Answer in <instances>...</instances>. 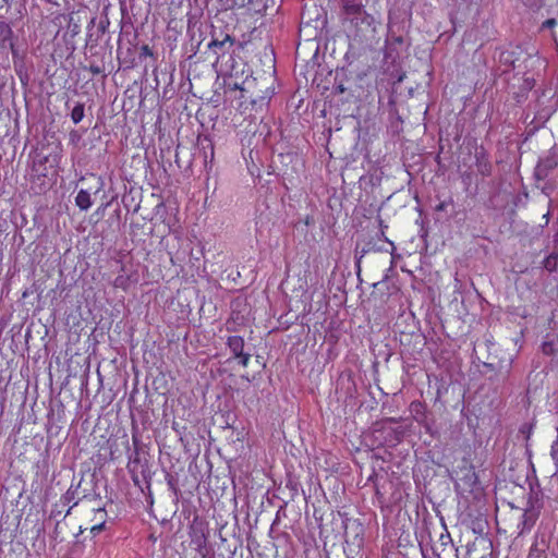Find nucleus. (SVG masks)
<instances>
[{
    "label": "nucleus",
    "instance_id": "obj_1",
    "mask_svg": "<svg viewBox=\"0 0 558 558\" xmlns=\"http://www.w3.org/2000/svg\"><path fill=\"white\" fill-rule=\"evenodd\" d=\"M536 93L537 97L532 107L533 117L530 120V112H526L524 117V123L531 126L530 134L542 128L558 109V93L556 90L548 87Z\"/></svg>",
    "mask_w": 558,
    "mask_h": 558
},
{
    "label": "nucleus",
    "instance_id": "obj_2",
    "mask_svg": "<svg viewBox=\"0 0 558 558\" xmlns=\"http://www.w3.org/2000/svg\"><path fill=\"white\" fill-rule=\"evenodd\" d=\"M350 19L351 24L355 28V36L360 37L361 40H368L374 37L376 33V20L367 13L364 7L356 10L354 13H345Z\"/></svg>",
    "mask_w": 558,
    "mask_h": 558
},
{
    "label": "nucleus",
    "instance_id": "obj_3",
    "mask_svg": "<svg viewBox=\"0 0 558 558\" xmlns=\"http://www.w3.org/2000/svg\"><path fill=\"white\" fill-rule=\"evenodd\" d=\"M558 174V145L551 147L548 153L541 157L534 175L537 181L549 180Z\"/></svg>",
    "mask_w": 558,
    "mask_h": 558
},
{
    "label": "nucleus",
    "instance_id": "obj_4",
    "mask_svg": "<svg viewBox=\"0 0 558 558\" xmlns=\"http://www.w3.org/2000/svg\"><path fill=\"white\" fill-rule=\"evenodd\" d=\"M409 45L405 44L403 36L389 33L385 46V60L396 63L400 57L407 52Z\"/></svg>",
    "mask_w": 558,
    "mask_h": 558
},
{
    "label": "nucleus",
    "instance_id": "obj_5",
    "mask_svg": "<svg viewBox=\"0 0 558 558\" xmlns=\"http://www.w3.org/2000/svg\"><path fill=\"white\" fill-rule=\"evenodd\" d=\"M410 412H411L413 418L420 425H422L428 434L434 435L433 426H432L434 421H430L428 418L427 409L423 402L417 401V400L412 401L410 403Z\"/></svg>",
    "mask_w": 558,
    "mask_h": 558
},
{
    "label": "nucleus",
    "instance_id": "obj_6",
    "mask_svg": "<svg viewBox=\"0 0 558 558\" xmlns=\"http://www.w3.org/2000/svg\"><path fill=\"white\" fill-rule=\"evenodd\" d=\"M15 35L10 23L0 20V50L10 49L13 57L17 54L15 49Z\"/></svg>",
    "mask_w": 558,
    "mask_h": 558
},
{
    "label": "nucleus",
    "instance_id": "obj_7",
    "mask_svg": "<svg viewBox=\"0 0 558 558\" xmlns=\"http://www.w3.org/2000/svg\"><path fill=\"white\" fill-rule=\"evenodd\" d=\"M234 43L235 39L228 34L220 39L215 33H213V39L208 43L207 48L211 50L218 59L220 56L228 53Z\"/></svg>",
    "mask_w": 558,
    "mask_h": 558
},
{
    "label": "nucleus",
    "instance_id": "obj_8",
    "mask_svg": "<svg viewBox=\"0 0 558 558\" xmlns=\"http://www.w3.org/2000/svg\"><path fill=\"white\" fill-rule=\"evenodd\" d=\"M475 166L476 170L483 177H488L492 174V163L488 159V155L486 149L483 146L475 148Z\"/></svg>",
    "mask_w": 558,
    "mask_h": 558
},
{
    "label": "nucleus",
    "instance_id": "obj_9",
    "mask_svg": "<svg viewBox=\"0 0 558 558\" xmlns=\"http://www.w3.org/2000/svg\"><path fill=\"white\" fill-rule=\"evenodd\" d=\"M194 535L192 536V543L196 546L197 556L195 558H213L207 548V536L203 529H194Z\"/></svg>",
    "mask_w": 558,
    "mask_h": 558
},
{
    "label": "nucleus",
    "instance_id": "obj_10",
    "mask_svg": "<svg viewBox=\"0 0 558 558\" xmlns=\"http://www.w3.org/2000/svg\"><path fill=\"white\" fill-rule=\"evenodd\" d=\"M535 86V80L530 76H525L522 78V83L518 87V90L512 93V98L517 105H521L527 99L529 93Z\"/></svg>",
    "mask_w": 558,
    "mask_h": 558
},
{
    "label": "nucleus",
    "instance_id": "obj_11",
    "mask_svg": "<svg viewBox=\"0 0 558 558\" xmlns=\"http://www.w3.org/2000/svg\"><path fill=\"white\" fill-rule=\"evenodd\" d=\"M121 44H122V38L120 37L119 46H118V49H117L119 61L122 64H124L126 68L135 66L137 64L136 59H135V52H134L135 45H133L130 41L131 46L128 47L125 51H123V49L121 47Z\"/></svg>",
    "mask_w": 558,
    "mask_h": 558
},
{
    "label": "nucleus",
    "instance_id": "obj_12",
    "mask_svg": "<svg viewBox=\"0 0 558 558\" xmlns=\"http://www.w3.org/2000/svg\"><path fill=\"white\" fill-rule=\"evenodd\" d=\"M522 52L514 51V50H505L499 53V63L500 65H504V73L509 72L510 70H514L517 68V62L519 61L518 56Z\"/></svg>",
    "mask_w": 558,
    "mask_h": 558
},
{
    "label": "nucleus",
    "instance_id": "obj_13",
    "mask_svg": "<svg viewBox=\"0 0 558 558\" xmlns=\"http://www.w3.org/2000/svg\"><path fill=\"white\" fill-rule=\"evenodd\" d=\"M539 511H536L534 509H531V508H525L524 510V513L522 515V522L520 523V526H521V531L520 533H524V532H529L532 530V527L535 525L538 517H539Z\"/></svg>",
    "mask_w": 558,
    "mask_h": 558
},
{
    "label": "nucleus",
    "instance_id": "obj_14",
    "mask_svg": "<svg viewBox=\"0 0 558 558\" xmlns=\"http://www.w3.org/2000/svg\"><path fill=\"white\" fill-rule=\"evenodd\" d=\"M372 251H380V252H388L387 248L383 246H377L376 243H373L372 241L367 242L364 246L360 247V244H356L355 247V265L357 267V270L360 271V265L361 259L369 252Z\"/></svg>",
    "mask_w": 558,
    "mask_h": 558
},
{
    "label": "nucleus",
    "instance_id": "obj_15",
    "mask_svg": "<svg viewBox=\"0 0 558 558\" xmlns=\"http://www.w3.org/2000/svg\"><path fill=\"white\" fill-rule=\"evenodd\" d=\"M109 19L107 16L100 19L96 33H89L87 37V45L90 47L96 46L98 44L99 38L107 32L109 27Z\"/></svg>",
    "mask_w": 558,
    "mask_h": 558
},
{
    "label": "nucleus",
    "instance_id": "obj_16",
    "mask_svg": "<svg viewBox=\"0 0 558 558\" xmlns=\"http://www.w3.org/2000/svg\"><path fill=\"white\" fill-rule=\"evenodd\" d=\"M385 433H387V436L385 437L386 442H388L389 446H396L399 442H401L405 435V429L403 427H388L386 429H383Z\"/></svg>",
    "mask_w": 558,
    "mask_h": 558
},
{
    "label": "nucleus",
    "instance_id": "obj_17",
    "mask_svg": "<svg viewBox=\"0 0 558 558\" xmlns=\"http://www.w3.org/2000/svg\"><path fill=\"white\" fill-rule=\"evenodd\" d=\"M227 345L232 352L233 357H236L244 353V339L240 336H230L227 339Z\"/></svg>",
    "mask_w": 558,
    "mask_h": 558
},
{
    "label": "nucleus",
    "instance_id": "obj_18",
    "mask_svg": "<svg viewBox=\"0 0 558 558\" xmlns=\"http://www.w3.org/2000/svg\"><path fill=\"white\" fill-rule=\"evenodd\" d=\"M465 489L473 492L478 486V477L474 469L471 466L465 469L464 475L460 478Z\"/></svg>",
    "mask_w": 558,
    "mask_h": 558
},
{
    "label": "nucleus",
    "instance_id": "obj_19",
    "mask_svg": "<svg viewBox=\"0 0 558 558\" xmlns=\"http://www.w3.org/2000/svg\"><path fill=\"white\" fill-rule=\"evenodd\" d=\"M198 146L203 150L204 161L207 163L208 156L210 157V161L214 158V144L209 136L205 135L203 137H198Z\"/></svg>",
    "mask_w": 558,
    "mask_h": 558
},
{
    "label": "nucleus",
    "instance_id": "obj_20",
    "mask_svg": "<svg viewBox=\"0 0 558 558\" xmlns=\"http://www.w3.org/2000/svg\"><path fill=\"white\" fill-rule=\"evenodd\" d=\"M128 470L131 474L132 481L136 486L141 487V474L138 473V452L135 451L134 458H131L128 464Z\"/></svg>",
    "mask_w": 558,
    "mask_h": 558
},
{
    "label": "nucleus",
    "instance_id": "obj_21",
    "mask_svg": "<svg viewBox=\"0 0 558 558\" xmlns=\"http://www.w3.org/2000/svg\"><path fill=\"white\" fill-rule=\"evenodd\" d=\"M543 507H544L543 494L539 490L535 492L534 489H531L530 497L527 500V508H531V509H534V510L541 512Z\"/></svg>",
    "mask_w": 558,
    "mask_h": 558
},
{
    "label": "nucleus",
    "instance_id": "obj_22",
    "mask_svg": "<svg viewBox=\"0 0 558 558\" xmlns=\"http://www.w3.org/2000/svg\"><path fill=\"white\" fill-rule=\"evenodd\" d=\"M546 548L547 544L544 539H542L541 542L536 541L531 546L527 558H547Z\"/></svg>",
    "mask_w": 558,
    "mask_h": 558
},
{
    "label": "nucleus",
    "instance_id": "obj_23",
    "mask_svg": "<svg viewBox=\"0 0 558 558\" xmlns=\"http://www.w3.org/2000/svg\"><path fill=\"white\" fill-rule=\"evenodd\" d=\"M75 205L81 210H87L93 205V202L90 199V194L86 190L78 191L76 197H75Z\"/></svg>",
    "mask_w": 558,
    "mask_h": 558
},
{
    "label": "nucleus",
    "instance_id": "obj_24",
    "mask_svg": "<svg viewBox=\"0 0 558 558\" xmlns=\"http://www.w3.org/2000/svg\"><path fill=\"white\" fill-rule=\"evenodd\" d=\"M106 515V511L104 508H98L95 510V517H96V520H98L99 522L94 524L92 527H90V533L95 536L97 535L98 533H100L101 531H104L106 529V520L104 519Z\"/></svg>",
    "mask_w": 558,
    "mask_h": 558
},
{
    "label": "nucleus",
    "instance_id": "obj_25",
    "mask_svg": "<svg viewBox=\"0 0 558 558\" xmlns=\"http://www.w3.org/2000/svg\"><path fill=\"white\" fill-rule=\"evenodd\" d=\"M138 473L141 474V477L143 482L146 484V487H150V481H151V472L148 465V462H142L138 458Z\"/></svg>",
    "mask_w": 558,
    "mask_h": 558
},
{
    "label": "nucleus",
    "instance_id": "obj_26",
    "mask_svg": "<svg viewBox=\"0 0 558 558\" xmlns=\"http://www.w3.org/2000/svg\"><path fill=\"white\" fill-rule=\"evenodd\" d=\"M544 268L549 272L558 269V252L554 250L543 262Z\"/></svg>",
    "mask_w": 558,
    "mask_h": 558
},
{
    "label": "nucleus",
    "instance_id": "obj_27",
    "mask_svg": "<svg viewBox=\"0 0 558 558\" xmlns=\"http://www.w3.org/2000/svg\"><path fill=\"white\" fill-rule=\"evenodd\" d=\"M511 365H512V359H509L506 363L504 361H500L497 364L496 375L501 377L502 380L508 379L510 372H511Z\"/></svg>",
    "mask_w": 558,
    "mask_h": 558
},
{
    "label": "nucleus",
    "instance_id": "obj_28",
    "mask_svg": "<svg viewBox=\"0 0 558 558\" xmlns=\"http://www.w3.org/2000/svg\"><path fill=\"white\" fill-rule=\"evenodd\" d=\"M71 120L74 124L80 123L85 116V105L82 102H76V105L73 107L71 111Z\"/></svg>",
    "mask_w": 558,
    "mask_h": 558
},
{
    "label": "nucleus",
    "instance_id": "obj_29",
    "mask_svg": "<svg viewBox=\"0 0 558 558\" xmlns=\"http://www.w3.org/2000/svg\"><path fill=\"white\" fill-rule=\"evenodd\" d=\"M344 13H354L364 7L362 0H341Z\"/></svg>",
    "mask_w": 558,
    "mask_h": 558
},
{
    "label": "nucleus",
    "instance_id": "obj_30",
    "mask_svg": "<svg viewBox=\"0 0 558 558\" xmlns=\"http://www.w3.org/2000/svg\"><path fill=\"white\" fill-rule=\"evenodd\" d=\"M78 488H80V484H77L76 486L71 485L70 488L65 492V494L62 495L61 502L63 505H68L70 502L74 501L76 498Z\"/></svg>",
    "mask_w": 558,
    "mask_h": 558
},
{
    "label": "nucleus",
    "instance_id": "obj_31",
    "mask_svg": "<svg viewBox=\"0 0 558 558\" xmlns=\"http://www.w3.org/2000/svg\"><path fill=\"white\" fill-rule=\"evenodd\" d=\"M166 481L169 486V489L173 493V495L178 498L180 494V489L178 487V478L173 475L167 473Z\"/></svg>",
    "mask_w": 558,
    "mask_h": 558
},
{
    "label": "nucleus",
    "instance_id": "obj_32",
    "mask_svg": "<svg viewBox=\"0 0 558 558\" xmlns=\"http://www.w3.org/2000/svg\"><path fill=\"white\" fill-rule=\"evenodd\" d=\"M486 524V520L477 518L472 522V530L476 534H483Z\"/></svg>",
    "mask_w": 558,
    "mask_h": 558
},
{
    "label": "nucleus",
    "instance_id": "obj_33",
    "mask_svg": "<svg viewBox=\"0 0 558 558\" xmlns=\"http://www.w3.org/2000/svg\"><path fill=\"white\" fill-rule=\"evenodd\" d=\"M533 430V424L524 423L521 425L519 432L524 435L525 439L529 440Z\"/></svg>",
    "mask_w": 558,
    "mask_h": 558
},
{
    "label": "nucleus",
    "instance_id": "obj_34",
    "mask_svg": "<svg viewBox=\"0 0 558 558\" xmlns=\"http://www.w3.org/2000/svg\"><path fill=\"white\" fill-rule=\"evenodd\" d=\"M550 456L555 464L558 466V426H557V438L551 445Z\"/></svg>",
    "mask_w": 558,
    "mask_h": 558
},
{
    "label": "nucleus",
    "instance_id": "obj_35",
    "mask_svg": "<svg viewBox=\"0 0 558 558\" xmlns=\"http://www.w3.org/2000/svg\"><path fill=\"white\" fill-rule=\"evenodd\" d=\"M542 351L546 355H553L555 353V344L551 341H545L542 344Z\"/></svg>",
    "mask_w": 558,
    "mask_h": 558
},
{
    "label": "nucleus",
    "instance_id": "obj_36",
    "mask_svg": "<svg viewBox=\"0 0 558 558\" xmlns=\"http://www.w3.org/2000/svg\"><path fill=\"white\" fill-rule=\"evenodd\" d=\"M401 421H403L402 417H385L378 424L381 425V429H386L388 428L387 424H397L400 423Z\"/></svg>",
    "mask_w": 558,
    "mask_h": 558
},
{
    "label": "nucleus",
    "instance_id": "obj_37",
    "mask_svg": "<svg viewBox=\"0 0 558 558\" xmlns=\"http://www.w3.org/2000/svg\"><path fill=\"white\" fill-rule=\"evenodd\" d=\"M146 57H154V52L153 50L149 48L148 45H143L141 47V51H140V54H138V59L142 61L143 59H145Z\"/></svg>",
    "mask_w": 558,
    "mask_h": 558
},
{
    "label": "nucleus",
    "instance_id": "obj_38",
    "mask_svg": "<svg viewBox=\"0 0 558 558\" xmlns=\"http://www.w3.org/2000/svg\"><path fill=\"white\" fill-rule=\"evenodd\" d=\"M88 70L93 73V75L101 74L105 71L104 65H99L95 62H92L88 66Z\"/></svg>",
    "mask_w": 558,
    "mask_h": 558
},
{
    "label": "nucleus",
    "instance_id": "obj_39",
    "mask_svg": "<svg viewBox=\"0 0 558 558\" xmlns=\"http://www.w3.org/2000/svg\"><path fill=\"white\" fill-rule=\"evenodd\" d=\"M70 143L73 145H77L81 141L82 136L78 131L72 130L69 134Z\"/></svg>",
    "mask_w": 558,
    "mask_h": 558
},
{
    "label": "nucleus",
    "instance_id": "obj_40",
    "mask_svg": "<svg viewBox=\"0 0 558 558\" xmlns=\"http://www.w3.org/2000/svg\"><path fill=\"white\" fill-rule=\"evenodd\" d=\"M235 359L239 360V364L246 367L248 365L251 354L247 352L242 353L241 355L236 356Z\"/></svg>",
    "mask_w": 558,
    "mask_h": 558
},
{
    "label": "nucleus",
    "instance_id": "obj_41",
    "mask_svg": "<svg viewBox=\"0 0 558 558\" xmlns=\"http://www.w3.org/2000/svg\"><path fill=\"white\" fill-rule=\"evenodd\" d=\"M439 542H440V545L446 547L447 545L451 544L452 543V539H451V536L450 534L447 532V533H442L439 537Z\"/></svg>",
    "mask_w": 558,
    "mask_h": 558
},
{
    "label": "nucleus",
    "instance_id": "obj_42",
    "mask_svg": "<svg viewBox=\"0 0 558 558\" xmlns=\"http://www.w3.org/2000/svg\"><path fill=\"white\" fill-rule=\"evenodd\" d=\"M557 25V21L556 19H548L546 20L545 22H543L542 24V28H548V29H551L554 28L555 26Z\"/></svg>",
    "mask_w": 558,
    "mask_h": 558
},
{
    "label": "nucleus",
    "instance_id": "obj_43",
    "mask_svg": "<svg viewBox=\"0 0 558 558\" xmlns=\"http://www.w3.org/2000/svg\"><path fill=\"white\" fill-rule=\"evenodd\" d=\"M62 512L61 510L57 509V506L51 510L49 521L52 519L59 520L58 518L61 517Z\"/></svg>",
    "mask_w": 558,
    "mask_h": 558
},
{
    "label": "nucleus",
    "instance_id": "obj_44",
    "mask_svg": "<svg viewBox=\"0 0 558 558\" xmlns=\"http://www.w3.org/2000/svg\"><path fill=\"white\" fill-rule=\"evenodd\" d=\"M483 366L489 372H497V364L484 363Z\"/></svg>",
    "mask_w": 558,
    "mask_h": 558
},
{
    "label": "nucleus",
    "instance_id": "obj_45",
    "mask_svg": "<svg viewBox=\"0 0 558 558\" xmlns=\"http://www.w3.org/2000/svg\"><path fill=\"white\" fill-rule=\"evenodd\" d=\"M124 282H125V278L122 277V276H119L114 280V286L116 287H122L124 284Z\"/></svg>",
    "mask_w": 558,
    "mask_h": 558
},
{
    "label": "nucleus",
    "instance_id": "obj_46",
    "mask_svg": "<svg viewBox=\"0 0 558 558\" xmlns=\"http://www.w3.org/2000/svg\"><path fill=\"white\" fill-rule=\"evenodd\" d=\"M59 524H60V520H57L56 521V525H54V530H53V534H52V537L54 539H57L58 536H59Z\"/></svg>",
    "mask_w": 558,
    "mask_h": 558
},
{
    "label": "nucleus",
    "instance_id": "obj_47",
    "mask_svg": "<svg viewBox=\"0 0 558 558\" xmlns=\"http://www.w3.org/2000/svg\"><path fill=\"white\" fill-rule=\"evenodd\" d=\"M335 88L338 94H343L347 90V88L344 87V85L342 83L336 85Z\"/></svg>",
    "mask_w": 558,
    "mask_h": 558
},
{
    "label": "nucleus",
    "instance_id": "obj_48",
    "mask_svg": "<svg viewBox=\"0 0 558 558\" xmlns=\"http://www.w3.org/2000/svg\"><path fill=\"white\" fill-rule=\"evenodd\" d=\"M447 207V202H440L437 206H436V210L437 211H444Z\"/></svg>",
    "mask_w": 558,
    "mask_h": 558
},
{
    "label": "nucleus",
    "instance_id": "obj_49",
    "mask_svg": "<svg viewBox=\"0 0 558 558\" xmlns=\"http://www.w3.org/2000/svg\"><path fill=\"white\" fill-rule=\"evenodd\" d=\"M554 250L558 252V231L554 235Z\"/></svg>",
    "mask_w": 558,
    "mask_h": 558
},
{
    "label": "nucleus",
    "instance_id": "obj_50",
    "mask_svg": "<svg viewBox=\"0 0 558 558\" xmlns=\"http://www.w3.org/2000/svg\"><path fill=\"white\" fill-rule=\"evenodd\" d=\"M385 240L387 241V243L391 246V253L396 250L393 243L391 241H389L388 239L385 238Z\"/></svg>",
    "mask_w": 558,
    "mask_h": 558
},
{
    "label": "nucleus",
    "instance_id": "obj_51",
    "mask_svg": "<svg viewBox=\"0 0 558 558\" xmlns=\"http://www.w3.org/2000/svg\"><path fill=\"white\" fill-rule=\"evenodd\" d=\"M241 378H242V379H245V380H246V381H248V383L251 381V380H250V378H248V376H246V375H242V376H241Z\"/></svg>",
    "mask_w": 558,
    "mask_h": 558
},
{
    "label": "nucleus",
    "instance_id": "obj_52",
    "mask_svg": "<svg viewBox=\"0 0 558 558\" xmlns=\"http://www.w3.org/2000/svg\"><path fill=\"white\" fill-rule=\"evenodd\" d=\"M263 10H264V9H255V8H254V11H255L256 13H263Z\"/></svg>",
    "mask_w": 558,
    "mask_h": 558
},
{
    "label": "nucleus",
    "instance_id": "obj_53",
    "mask_svg": "<svg viewBox=\"0 0 558 558\" xmlns=\"http://www.w3.org/2000/svg\"><path fill=\"white\" fill-rule=\"evenodd\" d=\"M279 521V518L277 517L274 522H272V527L277 524V522Z\"/></svg>",
    "mask_w": 558,
    "mask_h": 558
},
{
    "label": "nucleus",
    "instance_id": "obj_54",
    "mask_svg": "<svg viewBox=\"0 0 558 558\" xmlns=\"http://www.w3.org/2000/svg\"><path fill=\"white\" fill-rule=\"evenodd\" d=\"M72 507H70L63 518L70 514Z\"/></svg>",
    "mask_w": 558,
    "mask_h": 558
},
{
    "label": "nucleus",
    "instance_id": "obj_55",
    "mask_svg": "<svg viewBox=\"0 0 558 558\" xmlns=\"http://www.w3.org/2000/svg\"><path fill=\"white\" fill-rule=\"evenodd\" d=\"M128 34H129V33H128L126 31H123V29H122V32H121V36H123V35H128Z\"/></svg>",
    "mask_w": 558,
    "mask_h": 558
},
{
    "label": "nucleus",
    "instance_id": "obj_56",
    "mask_svg": "<svg viewBox=\"0 0 558 558\" xmlns=\"http://www.w3.org/2000/svg\"><path fill=\"white\" fill-rule=\"evenodd\" d=\"M82 533H83V530H82V527H81V529H80V533H78V534H76L75 536H76V537H78V535H80V534H82Z\"/></svg>",
    "mask_w": 558,
    "mask_h": 558
},
{
    "label": "nucleus",
    "instance_id": "obj_57",
    "mask_svg": "<svg viewBox=\"0 0 558 558\" xmlns=\"http://www.w3.org/2000/svg\"><path fill=\"white\" fill-rule=\"evenodd\" d=\"M201 44H202V41L197 43L196 49H199Z\"/></svg>",
    "mask_w": 558,
    "mask_h": 558
},
{
    "label": "nucleus",
    "instance_id": "obj_58",
    "mask_svg": "<svg viewBox=\"0 0 558 558\" xmlns=\"http://www.w3.org/2000/svg\"><path fill=\"white\" fill-rule=\"evenodd\" d=\"M94 24H95V19H93V20L90 21V25H94Z\"/></svg>",
    "mask_w": 558,
    "mask_h": 558
},
{
    "label": "nucleus",
    "instance_id": "obj_59",
    "mask_svg": "<svg viewBox=\"0 0 558 558\" xmlns=\"http://www.w3.org/2000/svg\"><path fill=\"white\" fill-rule=\"evenodd\" d=\"M347 558H355V557H353V556H347ZM360 558H362V557H360Z\"/></svg>",
    "mask_w": 558,
    "mask_h": 558
},
{
    "label": "nucleus",
    "instance_id": "obj_60",
    "mask_svg": "<svg viewBox=\"0 0 558 558\" xmlns=\"http://www.w3.org/2000/svg\"><path fill=\"white\" fill-rule=\"evenodd\" d=\"M2 160V156L0 155V161Z\"/></svg>",
    "mask_w": 558,
    "mask_h": 558
}]
</instances>
